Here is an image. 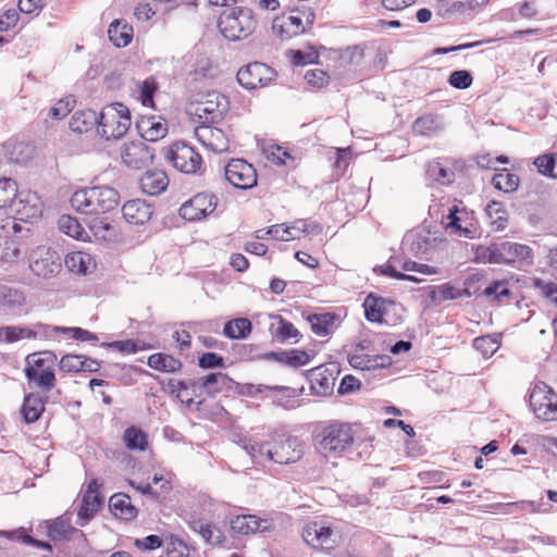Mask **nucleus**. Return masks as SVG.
<instances>
[{
  "label": "nucleus",
  "instance_id": "nucleus-1",
  "mask_svg": "<svg viewBox=\"0 0 557 557\" xmlns=\"http://www.w3.org/2000/svg\"><path fill=\"white\" fill-rule=\"evenodd\" d=\"M240 442L252 459L267 458L278 465L297 462L304 455L300 441L293 436L275 435L265 443L245 437Z\"/></svg>",
  "mask_w": 557,
  "mask_h": 557
},
{
  "label": "nucleus",
  "instance_id": "nucleus-2",
  "mask_svg": "<svg viewBox=\"0 0 557 557\" xmlns=\"http://www.w3.org/2000/svg\"><path fill=\"white\" fill-rule=\"evenodd\" d=\"M120 200L116 189L110 186H95L76 190L71 206L83 214H102L113 210Z\"/></svg>",
  "mask_w": 557,
  "mask_h": 557
},
{
  "label": "nucleus",
  "instance_id": "nucleus-3",
  "mask_svg": "<svg viewBox=\"0 0 557 557\" xmlns=\"http://www.w3.org/2000/svg\"><path fill=\"white\" fill-rule=\"evenodd\" d=\"M257 24L253 11L246 7L227 8L219 20V28L228 40L246 39L255 32Z\"/></svg>",
  "mask_w": 557,
  "mask_h": 557
},
{
  "label": "nucleus",
  "instance_id": "nucleus-4",
  "mask_svg": "<svg viewBox=\"0 0 557 557\" xmlns=\"http://www.w3.org/2000/svg\"><path fill=\"white\" fill-rule=\"evenodd\" d=\"M55 355L50 351L33 354L26 358L25 376L30 386L39 387L46 392L55 386L54 362Z\"/></svg>",
  "mask_w": 557,
  "mask_h": 557
},
{
  "label": "nucleus",
  "instance_id": "nucleus-5",
  "mask_svg": "<svg viewBox=\"0 0 557 557\" xmlns=\"http://www.w3.org/2000/svg\"><path fill=\"white\" fill-rule=\"evenodd\" d=\"M354 444V432L349 424L332 422L317 435V449L324 456L338 455Z\"/></svg>",
  "mask_w": 557,
  "mask_h": 557
},
{
  "label": "nucleus",
  "instance_id": "nucleus-6",
  "mask_svg": "<svg viewBox=\"0 0 557 557\" xmlns=\"http://www.w3.org/2000/svg\"><path fill=\"white\" fill-rule=\"evenodd\" d=\"M314 11L306 5L276 16L272 23V32L281 40H287L307 32L314 23Z\"/></svg>",
  "mask_w": 557,
  "mask_h": 557
},
{
  "label": "nucleus",
  "instance_id": "nucleus-7",
  "mask_svg": "<svg viewBox=\"0 0 557 557\" xmlns=\"http://www.w3.org/2000/svg\"><path fill=\"white\" fill-rule=\"evenodd\" d=\"M132 124L131 113L123 103L115 102L104 107L99 115L98 132L106 139L123 137Z\"/></svg>",
  "mask_w": 557,
  "mask_h": 557
},
{
  "label": "nucleus",
  "instance_id": "nucleus-8",
  "mask_svg": "<svg viewBox=\"0 0 557 557\" xmlns=\"http://www.w3.org/2000/svg\"><path fill=\"white\" fill-rule=\"evenodd\" d=\"M488 258L490 263L516 264L522 269L533 264L534 251L525 244L502 242L490 246Z\"/></svg>",
  "mask_w": 557,
  "mask_h": 557
},
{
  "label": "nucleus",
  "instance_id": "nucleus-9",
  "mask_svg": "<svg viewBox=\"0 0 557 557\" xmlns=\"http://www.w3.org/2000/svg\"><path fill=\"white\" fill-rule=\"evenodd\" d=\"M29 269L37 276L50 278L61 271L62 258L51 247L38 246L30 252Z\"/></svg>",
  "mask_w": 557,
  "mask_h": 557
},
{
  "label": "nucleus",
  "instance_id": "nucleus-10",
  "mask_svg": "<svg viewBox=\"0 0 557 557\" xmlns=\"http://www.w3.org/2000/svg\"><path fill=\"white\" fill-rule=\"evenodd\" d=\"M166 159L177 171L186 174H196L202 166L201 156L185 143L173 144L166 152Z\"/></svg>",
  "mask_w": 557,
  "mask_h": 557
},
{
  "label": "nucleus",
  "instance_id": "nucleus-11",
  "mask_svg": "<svg viewBox=\"0 0 557 557\" xmlns=\"http://www.w3.org/2000/svg\"><path fill=\"white\" fill-rule=\"evenodd\" d=\"M530 406L539 419L557 420V395L545 383L534 386L530 395Z\"/></svg>",
  "mask_w": 557,
  "mask_h": 557
},
{
  "label": "nucleus",
  "instance_id": "nucleus-12",
  "mask_svg": "<svg viewBox=\"0 0 557 557\" xmlns=\"http://www.w3.org/2000/svg\"><path fill=\"white\" fill-rule=\"evenodd\" d=\"M218 199L213 194L199 193L184 202L180 215L187 221L196 222L214 213Z\"/></svg>",
  "mask_w": 557,
  "mask_h": 557
},
{
  "label": "nucleus",
  "instance_id": "nucleus-13",
  "mask_svg": "<svg viewBox=\"0 0 557 557\" xmlns=\"http://www.w3.org/2000/svg\"><path fill=\"white\" fill-rule=\"evenodd\" d=\"M275 521V517L260 518L256 515H238L231 520V530L239 535L270 533L276 529Z\"/></svg>",
  "mask_w": 557,
  "mask_h": 557
},
{
  "label": "nucleus",
  "instance_id": "nucleus-14",
  "mask_svg": "<svg viewBox=\"0 0 557 557\" xmlns=\"http://www.w3.org/2000/svg\"><path fill=\"white\" fill-rule=\"evenodd\" d=\"M225 178L236 188L250 189L257 185L255 168L244 159H234L225 166Z\"/></svg>",
  "mask_w": 557,
  "mask_h": 557
},
{
  "label": "nucleus",
  "instance_id": "nucleus-15",
  "mask_svg": "<svg viewBox=\"0 0 557 557\" xmlns=\"http://www.w3.org/2000/svg\"><path fill=\"white\" fill-rule=\"evenodd\" d=\"M301 536L312 548L330 550L334 548L336 539L333 530L321 521H311L302 528Z\"/></svg>",
  "mask_w": 557,
  "mask_h": 557
},
{
  "label": "nucleus",
  "instance_id": "nucleus-16",
  "mask_svg": "<svg viewBox=\"0 0 557 557\" xmlns=\"http://www.w3.org/2000/svg\"><path fill=\"white\" fill-rule=\"evenodd\" d=\"M227 99L219 92H210L206 100L199 102L195 108V114L200 122L215 124L220 122L227 111Z\"/></svg>",
  "mask_w": 557,
  "mask_h": 557
},
{
  "label": "nucleus",
  "instance_id": "nucleus-17",
  "mask_svg": "<svg viewBox=\"0 0 557 557\" xmlns=\"http://www.w3.org/2000/svg\"><path fill=\"white\" fill-rule=\"evenodd\" d=\"M274 75L275 73L270 66L255 62L237 72V81L243 87L255 89L267 86L273 79Z\"/></svg>",
  "mask_w": 557,
  "mask_h": 557
},
{
  "label": "nucleus",
  "instance_id": "nucleus-18",
  "mask_svg": "<svg viewBox=\"0 0 557 557\" xmlns=\"http://www.w3.org/2000/svg\"><path fill=\"white\" fill-rule=\"evenodd\" d=\"M121 158L128 168L143 169L152 162L153 152L140 138L124 144L121 147Z\"/></svg>",
  "mask_w": 557,
  "mask_h": 557
},
{
  "label": "nucleus",
  "instance_id": "nucleus-19",
  "mask_svg": "<svg viewBox=\"0 0 557 557\" xmlns=\"http://www.w3.org/2000/svg\"><path fill=\"white\" fill-rule=\"evenodd\" d=\"M197 140L213 152H223L228 149V137L223 129L213 124L200 122L194 129Z\"/></svg>",
  "mask_w": 557,
  "mask_h": 557
},
{
  "label": "nucleus",
  "instance_id": "nucleus-20",
  "mask_svg": "<svg viewBox=\"0 0 557 557\" xmlns=\"http://www.w3.org/2000/svg\"><path fill=\"white\" fill-rule=\"evenodd\" d=\"M20 220L27 221L39 218L42 213V202L35 191H21L17 194L12 207Z\"/></svg>",
  "mask_w": 557,
  "mask_h": 557
},
{
  "label": "nucleus",
  "instance_id": "nucleus-21",
  "mask_svg": "<svg viewBox=\"0 0 557 557\" xmlns=\"http://www.w3.org/2000/svg\"><path fill=\"white\" fill-rule=\"evenodd\" d=\"M153 212V205L143 199L128 200L122 207L123 218L134 225L147 223L152 218Z\"/></svg>",
  "mask_w": 557,
  "mask_h": 557
},
{
  "label": "nucleus",
  "instance_id": "nucleus-22",
  "mask_svg": "<svg viewBox=\"0 0 557 557\" xmlns=\"http://www.w3.org/2000/svg\"><path fill=\"white\" fill-rule=\"evenodd\" d=\"M65 267L76 274H89L96 269L95 258L85 251H73L64 258Z\"/></svg>",
  "mask_w": 557,
  "mask_h": 557
},
{
  "label": "nucleus",
  "instance_id": "nucleus-23",
  "mask_svg": "<svg viewBox=\"0 0 557 557\" xmlns=\"http://www.w3.org/2000/svg\"><path fill=\"white\" fill-rule=\"evenodd\" d=\"M312 332L318 336H326L333 333L339 325V318L335 313H314L307 318Z\"/></svg>",
  "mask_w": 557,
  "mask_h": 557
},
{
  "label": "nucleus",
  "instance_id": "nucleus-24",
  "mask_svg": "<svg viewBox=\"0 0 557 557\" xmlns=\"http://www.w3.org/2000/svg\"><path fill=\"white\" fill-rule=\"evenodd\" d=\"M310 383L314 394L329 395L334 387L333 373L323 367H317L310 371Z\"/></svg>",
  "mask_w": 557,
  "mask_h": 557
},
{
  "label": "nucleus",
  "instance_id": "nucleus-25",
  "mask_svg": "<svg viewBox=\"0 0 557 557\" xmlns=\"http://www.w3.org/2000/svg\"><path fill=\"white\" fill-rule=\"evenodd\" d=\"M169 185V180L163 171L147 172L140 178V188L143 193L154 196L165 190Z\"/></svg>",
  "mask_w": 557,
  "mask_h": 557
},
{
  "label": "nucleus",
  "instance_id": "nucleus-26",
  "mask_svg": "<svg viewBox=\"0 0 557 557\" xmlns=\"http://www.w3.org/2000/svg\"><path fill=\"white\" fill-rule=\"evenodd\" d=\"M109 507L115 517L132 520L137 516V509L132 505L131 498L125 493H116L109 499Z\"/></svg>",
  "mask_w": 557,
  "mask_h": 557
},
{
  "label": "nucleus",
  "instance_id": "nucleus-27",
  "mask_svg": "<svg viewBox=\"0 0 557 557\" xmlns=\"http://www.w3.org/2000/svg\"><path fill=\"white\" fill-rule=\"evenodd\" d=\"M108 35L114 46L119 48L126 47L133 39V26L123 21L115 20L109 25Z\"/></svg>",
  "mask_w": 557,
  "mask_h": 557
},
{
  "label": "nucleus",
  "instance_id": "nucleus-28",
  "mask_svg": "<svg viewBox=\"0 0 557 557\" xmlns=\"http://www.w3.org/2000/svg\"><path fill=\"white\" fill-rule=\"evenodd\" d=\"M73 535L84 536V533L62 517L53 520L48 527V536L54 542L70 540Z\"/></svg>",
  "mask_w": 557,
  "mask_h": 557
},
{
  "label": "nucleus",
  "instance_id": "nucleus-29",
  "mask_svg": "<svg viewBox=\"0 0 557 557\" xmlns=\"http://www.w3.org/2000/svg\"><path fill=\"white\" fill-rule=\"evenodd\" d=\"M444 129V123L437 114H425L418 117L413 123V132L423 135H435Z\"/></svg>",
  "mask_w": 557,
  "mask_h": 557
},
{
  "label": "nucleus",
  "instance_id": "nucleus-30",
  "mask_svg": "<svg viewBox=\"0 0 557 557\" xmlns=\"http://www.w3.org/2000/svg\"><path fill=\"white\" fill-rule=\"evenodd\" d=\"M44 410L45 404L39 394L30 393L25 396L21 411L26 423L37 421Z\"/></svg>",
  "mask_w": 557,
  "mask_h": 557
},
{
  "label": "nucleus",
  "instance_id": "nucleus-31",
  "mask_svg": "<svg viewBox=\"0 0 557 557\" xmlns=\"http://www.w3.org/2000/svg\"><path fill=\"white\" fill-rule=\"evenodd\" d=\"M387 357L383 355L354 354L348 356L349 364L355 369L373 370L382 368L387 362Z\"/></svg>",
  "mask_w": 557,
  "mask_h": 557
},
{
  "label": "nucleus",
  "instance_id": "nucleus-32",
  "mask_svg": "<svg viewBox=\"0 0 557 557\" xmlns=\"http://www.w3.org/2000/svg\"><path fill=\"white\" fill-rule=\"evenodd\" d=\"M141 139L148 141H157L168 134V125L162 120L148 117L141 122Z\"/></svg>",
  "mask_w": 557,
  "mask_h": 557
},
{
  "label": "nucleus",
  "instance_id": "nucleus-33",
  "mask_svg": "<svg viewBox=\"0 0 557 557\" xmlns=\"http://www.w3.org/2000/svg\"><path fill=\"white\" fill-rule=\"evenodd\" d=\"M99 116L92 110L75 112L70 120V128L75 133H85L98 124Z\"/></svg>",
  "mask_w": 557,
  "mask_h": 557
},
{
  "label": "nucleus",
  "instance_id": "nucleus-34",
  "mask_svg": "<svg viewBox=\"0 0 557 557\" xmlns=\"http://www.w3.org/2000/svg\"><path fill=\"white\" fill-rule=\"evenodd\" d=\"M25 304L24 295L10 286L0 285V306L11 312H17Z\"/></svg>",
  "mask_w": 557,
  "mask_h": 557
},
{
  "label": "nucleus",
  "instance_id": "nucleus-35",
  "mask_svg": "<svg viewBox=\"0 0 557 557\" xmlns=\"http://www.w3.org/2000/svg\"><path fill=\"white\" fill-rule=\"evenodd\" d=\"M270 358L274 359L280 363L287 364L293 368L305 366L310 361L309 354L305 350L299 349H292L281 352H271Z\"/></svg>",
  "mask_w": 557,
  "mask_h": 557
},
{
  "label": "nucleus",
  "instance_id": "nucleus-36",
  "mask_svg": "<svg viewBox=\"0 0 557 557\" xmlns=\"http://www.w3.org/2000/svg\"><path fill=\"white\" fill-rule=\"evenodd\" d=\"M147 364L154 370L173 373L182 368V362L166 354H153L148 358Z\"/></svg>",
  "mask_w": 557,
  "mask_h": 557
},
{
  "label": "nucleus",
  "instance_id": "nucleus-37",
  "mask_svg": "<svg viewBox=\"0 0 557 557\" xmlns=\"http://www.w3.org/2000/svg\"><path fill=\"white\" fill-rule=\"evenodd\" d=\"M189 527L195 532H198L208 544H220L223 541L222 532L211 523H203L201 520H193Z\"/></svg>",
  "mask_w": 557,
  "mask_h": 557
},
{
  "label": "nucleus",
  "instance_id": "nucleus-38",
  "mask_svg": "<svg viewBox=\"0 0 557 557\" xmlns=\"http://www.w3.org/2000/svg\"><path fill=\"white\" fill-rule=\"evenodd\" d=\"M251 331V322L246 318L228 321L223 329V334L233 339L245 338Z\"/></svg>",
  "mask_w": 557,
  "mask_h": 557
},
{
  "label": "nucleus",
  "instance_id": "nucleus-39",
  "mask_svg": "<svg viewBox=\"0 0 557 557\" xmlns=\"http://www.w3.org/2000/svg\"><path fill=\"white\" fill-rule=\"evenodd\" d=\"M89 228L92 235L100 240L111 242L116 237V228L107 219H94Z\"/></svg>",
  "mask_w": 557,
  "mask_h": 557
},
{
  "label": "nucleus",
  "instance_id": "nucleus-40",
  "mask_svg": "<svg viewBox=\"0 0 557 557\" xmlns=\"http://www.w3.org/2000/svg\"><path fill=\"white\" fill-rule=\"evenodd\" d=\"M102 502L103 498L100 494H84L82 505L78 510V518L85 521L90 520L100 508Z\"/></svg>",
  "mask_w": 557,
  "mask_h": 557
},
{
  "label": "nucleus",
  "instance_id": "nucleus-41",
  "mask_svg": "<svg viewBox=\"0 0 557 557\" xmlns=\"http://www.w3.org/2000/svg\"><path fill=\"white\" fill-rule=\"evenodd\" d=\"M228 377L222 372H214L200 379V387H202L209 395L214 396L220 393L227 384Z\"/></svg>",
  "mask_w": 557,
  "mask_h": 557
},
{
  "label": "nucleus",
  "instance_id": "nucleus-42",
  "mask_svg": "<svg viewBox=\"0 0 557 557\" xmlns=\"http://www.w3.org/2000/svg\"><path fill=\"white\" fill-rule=\"evenodd\" d=\"M366 318L370 322H381L383 318L384 299L370 294L363 302Z\"/></svg>",
  "mask_w": 557,
  "mask_h": 557
},
{
  "label": "nucleus",
  "instance_id": "nucleus-43",
  "mask_svg": "<svg viewBox=\"0 0 557 557\" xmlns=\"http://www.w3.org/2000/svg\"><path fill=\"white\" fill-rule=\"evenodd\" d=\"M486 215L495 231L504 230L507 224V212L503 205L497 201H491L485 208Z\"/></svg>",
  "mask_w": 557,
  "mask_h": 557
},
{
  "label": "nucleus",
  "instance_id": "nucleus-44",
  "mask_svg": "<svg viewBox=\"0 0 557 557\" xmlns=\"http://www.w3.org/2000/svg\"><path fill=\"white\" fill-rule=\"evenodd\" d=\"M17 184L10 177L0 178V209L12 207L17 196Z\"/></svg>",
  "mask_w": 557,
  "mask_h": 557
},
{
  "label": "nucleus",
  "instance_id": "nucleus-45",
  "mask_svg": "<svg viewBox=\"0 0 557 557\" xmlns=\"http://www.w3.org/2000/svg\"><path fill=\"white\" fill-rule=\"evenodd\" d=\"M467 294H468L467 289H459L453 285L443 284L432 290L431 298L433 301L442 302L445 300L458 299Z\"/></svg>",
  "mask_w": 557,
  "mask_h": 557
},
{
  "label": "nucleus",
  "instance_id": "nucleus-46",
  "mask_svg": "<svg viewBox=\"0 0 557 557\" xmlns=\"http://www.w3.org/2000/svg\"><path fill=\"white\" fill-rule=\"evenodd\" d=\"M534 165L537 168V171L545 175L556 178L557 177V154L555 153H545L537 157L534 160Z\"/></svg>",
  "mask_w": 557,
  "mask_h": 557
},
{
  "label": "nucleus",
  "instance_id": "nucleus-47",
  "mask_svg": "<svg viewBox=\"0 0 557 557\" xmlns=\"http://www.w3.org/2000/svg\"><path fill=\"white\" fill-rule=\"evenodd\" d=\"M492 183L496 189L505 193L515 191L519 186V177L513 173L500 172L493 176Z\"/></svg>",
  "mask_w": 557,
  "mask_h": 557
},
{
  "label": "nucleus",
  "instance_id": "nucleus-48",
  "mask_svg": "<svg viewBox=\"0 0 557 557\" xmlns=\"http://www.w3.org/2000/svg\"><path fill=\"white\" fill-rule=\"evenodd\" d=\"M59 230L76 239H82L84 234V228L79 224V222L71 216V215H62L58 220Z\"/></svg>",
  "mask_w": 557,
  "mask_h": 557
},
{
  "label": "nucleus",
  "instance_id": "nucleus-49",
  "mask_svg": "<svg viewBox=\"0 0 557 557\" xmlns=\"http://www.w3.org/2000/svg\"><path fill=\"white\" fill-rule=\"evenodd\" d=\"M500 346L498 336H481L474 339L473 347L485 358L493 356Z\"/></svg>",
  "mask_w": 557,
  "mask_h": 557
},
{
  "label": "nucleus",
  "instance_id": "nucleus-50",
  "mask_svg": "<svg viewBox=\"0 0 557 557\" xmlns=\"http://www.w3.org/2000/svg\"><path fill=\"white\" fill-rule=\"evenodd\" d=\"M124 440L126 442V446L129 449H146L147 436L140 429H137L135 426L126 429L124 433Z\"/></svg>",
  "mask_w": 557,
  "mask_h": 557
},
{
  "label": "nucleus",
  "instance_id": "nucleus-51",
  "mask_svg": "<svg viewBox=\"0 0 557 557\" xmlns=\"http://www.w3.org/2000/svg\"><path fill=\"white\" fill-rule=\"evenodd\" d=\"M267 158L277 165H286L288 160L295 161L290 152L278 145H271L265 149Z\"/></svg>",
  "mask_w": 557,
  "mask_h": 557
},
{
  "label": "nucleus",
  "instance_id": "nucleus-52",
  "mask_svg": "<svg viewBox=\"0 0 557 557\" xmlns=\"http://www.w3.org/2000/svg\"><path fill=\"white\" fill-rule=\"evenodd\" d=\"M35 331L21 326H4V343H15L23 338H36Z\"/></svg>",
  "mask_w": 557,
  "mask_h": 557
},
{
  "label": "nucleus",
  "instance_id": "nucleus-53",
  "mask_svg": "<svg viewBox=\"0 0 557 557\" xmlns=\"http://www.w3.org/2000/svg\"><path fill=\"white\" fill-rule=\"evenodd\" d=\"M472 75L467 70H458L450 73L448 83L457 89H467L472 84Z\"/></svg>",
  "mask_w": 557,
  "mask_h": 557
},
{
  "label": "nucleus",
  "instance_id": "nucleus-54",
  "mask_svg": "<svg viewBox=\"0 0 557 557\" xmlns=\"http://www.w3.org/2000/svg\"><path fill=\"white\" fill-rule=\"evenodd\" d=\"M265 234H270L274 239L276 240H294L298 238V235L293 233L290 225L286 224H276L270 226L268 230H265Z\"/></svg>",
  "mask_w": 557,
  "mask_h": 557
},
{
  "label": "nucleus",
  "instance_id": "nucleus-55",
  "mask_svg": "<svg viewBox=\"0 0 557 557\" xmlns=\"http://www.w3.org/2000/svg\"><path fill=\"white\" fill-rule=\"evenodd\" d=\"M364 57V50L360 46L347 47L341 54L344 64L359 65Z\"/></svg>",
  "mask_w": 557,
  "mask_h": 557
},
{
  "label": "nucleus",
  "instance_id": "nucleus-56",
  "mask_svg": "<svg viewBox=\"0 0 557 557\" xmlns=\"http://www.w3.org/2000/svg\"><path fill=\"white\" fill-rule=\"evenodd\" d=\"M54 332L59 333H65L70 334L72 338L82 341V342H91V341H98V337L96 334L90 333L87 330L81 329V327H61L55 326Z\"/></svg>",
  "mask_w": 557,
  "mask_h": 557
},
{
  "label": "nucleus",
  "instance_id": "nucleus-57",
  "mask_svg": "<svg viewBox=\"0 0 557 557\" xmlns=\"http://www.w3.org/2000/svg\"><path fill=\"white\" fill-rule=\"evenodd\" d=\"M140 100L144 106H151L153 102V94L157 89V83L153 78L145 79L140 85Z\"/></svg>",
  "mask_w": 557,
  "mask_h": 557
},
{
  "label": "nucleus",
  "instance_id": "nucleus-58",
  "mask_svg": "<svg viewBox=\"0 0 557 557\" xmlns=\"http://www.w3.org/2000/svg\"><path fill=\"white\" fill-rule=\"evenodd\" d=\"M292 231L297 230L298 234H320L322 226L309 220H297L290 225Z\"/></svg>",
  "mask_w": 557,
  "mask_h": 557
},
{
  "label": "nucleus",
  "instance_id": "nucleus-59",
  "mask_svg": "<svg viewBox=\"0 0 557 557\" xmlns=\"http://www.w3.org/2000/svg\"><path fill=\"white\" fill-rule=\"evenodd\" d=\"M82 358L78 355H65L60 360V369L65 372H81Z\"/></svg>",
  "mask_w": 557,
  "mask_h": 557
},
{
  "label": "nucleus",
  "instance_id": "nucleus-60",
  "mask_svg": "<svg viewBox=\"0 0 557 557\" xmlns=\"http://www.w3.org/2000/svg\"><path fill=\"white\" fill-rule=\"evenodd\" d=\"M198 364L202 369H215L223 367L224 360L215 352H205L199 357Z\"/></svg>",
  "mask_w": 557,
  "mask_h": 557
},
{
  "label": "nucleus",
  "instance_id": "nucleus-61",
  "mask_svg": "<svg viewBox=\"0 0 557 557\" xmlns=\"http://www.w3.org/2000/svg\"><path fill=\"white\" fill-rule=\"evenodd\" d=\"M400 269L403 271H408V272L414 271V272H418V273H421L424 275H433V274L438 273L437 270L431 265L417 263L411 260H407V261L403 262L400 264Z\"/></svg>",
  "mask_w": 557,
  "mask_h": 557
},
{
  "label": "nucleus",
  "instance_id": "nucleus-62",
  "mask_svg": "<svg viewBox=\"0 0 557 557\" xmlns=\"http://www.w3.org/2000/svg\"><path fill=\"white\" fill-rule=\"evenodd\" d=\"M510 292L505 281H496L484 289L485 296H495L496 299L509 296Z\"/></svg>",
  "mask_w": 557,
  "mask_h": 557
},
{
  "label": "nucleus",
  "instance_id": "nucleus-63",
  "mask_svg": "<svg viewBox=\"0 0 557 557\" xmlns=\"http://www.w3.org/2000/svg\"><path fill=\"white\" fill-rule=\"evenodd\" d=\"M305 79L312 86L322 87L327 83L329 76L324 71L317 69L307 71L305 74Z\"/></svg>",
  "mask_w": 557,
  "mask_h": 557
},
{
  "label": "nucleus",
  "instance_id": "nucleus-64",
  "mask_svg": "<svg viewBox=\"0 0 557 557\" xmlns=\"http://www.w3.org/2000/svg\"><path fill=\"white\" fill-rule=\"evenodd\" d=\"M430 171L435 176V180L442 184H449L454 180V172L441 166L440 163L432 165Z\"/></svg>",
  "mask_w": 557,
  "mask_h": 557
}]
</instances>
